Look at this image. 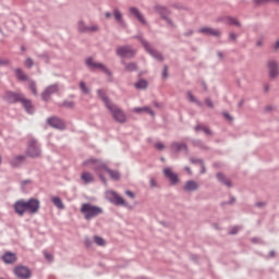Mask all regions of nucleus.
<instances>
[{"mask_svg": "<svg viewBox=\"0 0 279 279\" xmlns=\"http://www.w3.org/2000/svg\"><path fill=\"white\" fill-rule=\"evenodd\" d=\"M81 213L82 215H84V219L86 221H90V219H95V217L104 215V209L99 206H95L89 203H84L81 207Z\"/></svg>", "mask_w": 279, "mask_h": 279, "instance_id": "obj_1", "label": "nucleus"}, {"mask_svg": "<svg viewBox=\"0 0 279 279\" xmlns=\"http://www.w3.org/2000/svg\"><path fill=\"white\" fill-rule=\"evenodd\" d=\"M154 10L157 14H159L162 21H166V23L170 25V27H175V23H173V20L169 17L171 14V10L169 8L165 5L156 4L154 7Z\"/></svg>", "mask_w": 279, "mask_h": 279, "instance_id": "obj_2", "label": "nucleus"}, {"mask_svg": "<svg viewBox=\"0 0 279 279\" xmlns=\"http://www.w3.org/2000/svg\"><path fill=\"white\" fill-rule=\"evenodd\" d=\"M40 154V144H38V141L36 138H32L27 143L26 156H28V158H38Z\"/></svg>", "mask_w": 279, "mask_h": 279, "instance_id": "obj_3", "label": "nucleus"}, {"mask_svg": "<svg viewBox=\"0 0 279 279\" xmlns=\"http://www.w3.org/2000/svg\"><path fill=\"white\" fill-rule=\"evenodd\" d=\"M116 54L119 58L132 60V58H134V56H136V50L132 49V46H130V45H124V46H120L116 49Z\"/></svg>", "mask_w": 279, "mask_h": 279, "instance_id": "obj_4", "label": "nucleus"}, {"mask_svg": "<svg viewBox=\"0 0 279 279\" xmlns=\"http://www.w3.org/2000/svg\"><path fill=\"white\" fill-rule=\"evenodd\" d=\"M85 64L89 71H93V69H100L108 77H112V71L108 70L104 63L95 62L92 57H88L85 61Z\"/></svg>", "mask_w": 279, "mask_h": 279, "instance_id": "obj_5", "label": "nucleus"}, {"mask_svg": "<svg viewBox=\"0 0 279 279\" xmlns=\"http://www.w3.org/2000/svg\"><path fill=\"white\" fill-rule=\"evenodd\" d=\"M107 109L109 110V112H111L114 121H117L118 123H125V121H128L125 113L117 105L112 104Z\"/></svg>", "mask_w": 279, "mask_h": 279, "instance_id": "obj_6", "label": "nucleus"}, {"mask_svg": "<svg viewBox=\"0 0 279 279\" xmlns=\"http://www.w3.org/2000/svg\"><path fill=\"white\" fill-rule=\"evenodd\" d=\"M84 167H87V165H95L94 167V171H96L98 174L104 173V171H106V173L108 172V170L110 168H108V165H106V162L99 161L98 159H87L83 162Z\"/></svg>", "mask_w": 279, "mask_h": 279, "instance_id": "obj_7", "label": "nucleus"}, {"mask_svg": "<svg viewBox=\"0 0 279 279\" xmlns=\"http://www.w3.org/2000/svg\"><path fill=\"white\" fill-rule=\"evenodd\" d=\"M14 276L20 279H29L32 278V270L27 266L17 265L13 269Z\"/></svg>", "mask_w": 279, "mask_h": 279, "instance_id": "obj_8", "label": "nucleus"}, {"mask_svg": "<svg viewBox=\"0 0 279 279\" xmlns=\"http://www.w3.org/2000/svg\"><path fill=\"white\" fill-rule=\"evenodd\" d=\"M24 95L21 93H15L12 90H7L4 93L3 99L7 101V104H21V100L23 99Z\"/></svg>", "mask_w": 279, "mask_h": 279, "instance_id": "obj_9", "label": "nucleus"}, {"mask_svg": "<svg viewBox=\"0 0 279 279\" xmlns=\"http://www.w3.org/2000/svg\"><path fill=\"white\" fill-rule=\"evenodd\" d=\"M47 124L54 130H66V124L59 117H50L47 119Z\"/></svg>", "mask_w": 279, "mask_h": 279, "instance_id": "obj_10", "label": "nucleus"}, {"mask_svg": "<svg viewBox=\"0 0 279 279\" xmlns=\"http://www.w3.org/2000/svg\"><path fill=\"white\" fill-rule=\"evenodd\" d=\"M58 90H60V87L58 86V84H52L46 87L41 93L43 101H49V99L51 98V95H56Z\"/></svg>", "mask_w": 279, "mask_h": 279, "instance_id": "obj_11", "label": "nucleus"}, {"mask_svg": "<svg viewBox=\"0 0 279 279\" xmlns=\"http://www.w3.org/2000/svg\"><path fill=\"white\" fill-rule=\"evenodd\" d=\"M111 197H109L110 204H114V206H123L124 208H130V204L125 202L121 195H119L117 192H111Z\"/></svg>", "mask_w": 279, "mask_h": 279, "instance_id": "obj_12", "label": "nucleus"}, {"mask_svg": "<svg viewBox=\"0 0 279 279\" xmlns=\"http://www.w3.org/2000/svg\"><path fill=\"white\" fill-rule=\"evenodd\" d=\"M26 210H28L31 215H36V213L40 210V201H38V198H29L26 201Z\"/></svg>", "mask_w": 279, "mask_h": 279, "instance_id": "obj_13", "label": "nucleus"}, {"mask_svg": "<svg viewBox=\"0 0 279 279\" xmlns=\"http://www.w3.org/2000/svg\"><path fill=\"white\" fill-rule=\"evenodd\" d=\"M163 175L165 178H167V180H169L171 186H175L178 182H180V177L178 175V173L173 172L171 168H165Z\"/></svg>", "mask_w": 279, "mask_h": 279, "instance_id": "obj_14", "label": "nucleus"}, {"mask_svg": "<svg viewBox=\"0 0 279 279\" xmlns=\"http://www.w3.org/2000/svg\"><path fill=\"white\" fill-rule=\"evenodd\" d=\"M14 213L19 215L20 217H23L25 215V211L27 210V205L25 199L16 201L13 205Z\"/></svg>", "mask_w": 279, "mask_h": 279, "instance_id": "obj_15", "label": "nucleus"}, {"mask_svg": "<svg viewBox=\"0 0 279 279\" xmlns=\"http://www.w3.org/2000/svg\"><path fill=\"white\" fill-rule=\"evenodd\" d=\"M267 68L269 70V77L271 80L278 77V62L276 60L268 61Z\"/></svg>", "mask_w": 279, "mask_h": 279, "instance_id": "obj_16", "label": "nucleus"}, {"mask_svg": "<svg viewBox=\"0 0 279 279\" xmlns=\"http://www.w3.org/2000/svg\"><path fill=\"white\" fill-rule=\"evenodd\" d=\"M170 149L174 154H180V151H182V149H183V151H185V154H189V146L185 143L173 142L170 145Z\"/></svg>", "mask_w": 279, "mask_h": 279, "instance_id": "obj_17", "label": "nucleus"}, {"mask_svg": "<svg viewBox=\"0 0 279 279\" xmlns=\"http://www.w3.org/2000/svg\"><path fill=\"white\" fill-rule=\"evenodd\" d=\"M199 34H205L206 36H214L219 38L221 36V31L214 29L213 27H202L198 29Z\"/></svg>", "mask_w": 279, "mask_h": 279, "instance_id": "obj_18", "label": "nucleus"}, {"mask_svg": "<svg viewBox=\"0 0 279 279\" xmlns=\"http://www.w3.org/2000/svg\"><path fill=\"white\" fill-rule=\"evenodd\" d=\"M144 49L155 60H158L159 62H162L165 60V57H162V53H160V51L156 49H153L150 44H148L147 48H144Z\"/></svg>", "mask_w": 279, "mask_h": 279, "instance_id": "obj_19", "label": "nucleus"}, {"mask_svg": "<svg viewBox=\"0 0 279 279\" xmlns=\"http://www.w3.org/2000/svg\"><path fill=\"white\" fill-rule=\"evenodd\" d=\"M2 260L5 265H14V263L19 260V257H16L15 253L13 252H5L2 255Z\"/></svg>", "mask_w": 279, "mask_h": 279, "instance_id": "obj_20", "label": "nucleus"}, {"mask_svg": "<svg viewBox=\"0 0 279 279\" xmlns=\"http://www.w3.org/2000/svg\"><path fill=\"white\" fill-rule=\"evenodd\" d=\"M129 12L131 14H133V16H135V19H137V21L140 23H142L143 25H147V20H145V16H143V13H141V11L138 10V8L136 7H131L129 9Z\"/></svg>", "mask_w": 279, "mask_h": 279, "instance_id": "obj_21", "label": "nucleus"}, {"mask_svg": "<svg viewBox=\"0 0 279 279\" xmlns=\"http://www.w3.org/2000/svg\"><path fill=\"white\" fill-rule=\"evenodd\" d=\"M25 160H27V156L17 155L10 160V165L14 169H16L17 167H21L23 165V162H25Z\"/></svg>", "mask_w": 279, "mask_h": 279, "instance_id": "obj_22", "label": "nucleus"}, {"mask_svg": "<svg viewBox=\"0 0 279 279\" xmlns=\"http://www.w3.org/2000/svg\"><path fill=\"white\" fill-rule=\"evenodd\" d=\"M20 104H22L27 114H34V105L32 104V100L25 98V96H22V100H20Z\"/></svg>", "mask_w": 279, "mask_h": 279, "instance_id": "obj_23", "label": "nucleus"}, {"mask_svg": "<svg viewBox=\"0 0 279 279\" xmlns=\"http://www.w3.org/2000/svg\"><path fill=\"white\" fill-rule=\"evenodd\" d=\"M113 16H114L117 23L120 24V27H123L124 29H125V27H128L125 20H123V14H121V11H119V9L113 10Z\"/></svg>", "mask_w": 279, "mask_h": 279, "instance_id": "obj_24", "label": "nucleus"}, {"mask_svg": "<svg viewBox=\"0 0 279 279\" xmlns=\"http://www.w3.org/2000/svg\"><path fill=\"white\" fill-rule=\"evenodd\" d=\"M216 178H217L218 182H220V184H223L225 186H228V189H231L232 181H230V179L226 178V174H223L222 172H218L216 174Z\"/></svg>", "mask_w": 279, "mask_h": 279, "instance_id": "obj_25", "label": "nucleus"}, {"mask_svg": "<svg viewBox=\"0 0 279 279\" xmlns=\"http://www.w3.org/2000/svg\"><path fill=\"white\" fill-rule=\"evenodd\" d=\"M97 95L104 101L106 108H109V106L112 105V100L108 98V95H106V92L104 89H97Z\"/></svg>", "mask_w": 279, "mask_h": 279, "instance_id": "obj_26", "label": "nucleus"}, {"mask_svg": "<svg viewBox=\"0 0 279 279\" xmlns=\"http://www.w3.org/2000/svg\"><path fill=\"white\" fill-rule=\"evenodd\" d=\"M133 112H135V114H143V112H146L147 114H150V117H156V113L149 107H135Z\"/></svg>", "mask_w": 279, "mask_h": 279, "instance_id": "obj_27", "label": "nucleus"}, {"mask_svg": "<svg viewBox=\"0 0 279 279\" xmlns=\"http://www.w3.org/2000/svg\"><path fill=\"white\" fill-rule=\"evenodd\" d=\"M197 189H199V185L194 180H189L183 186V190L189 191L190 193H193V191H197Z\"/></svg>", "mask_w": 279, "mask_h": 279, "instance_id": "obj_28", "label": "nucleus"}, {"mask_svg": "<svg viewBox=\"0 0 279 279\" xmlns=\"http://www.w3.org/2000/svg\"><path fill=\"white\" fill-rule=\"evenodd\" d=\"M58 108H66L68 110H73L75 108V101L63 100L57 104Z\"/></svg>", "mask_w": 279, "mask_h": 279, "instance_id": "obj_29", "label": "nucleus"}, {"mask_svg": "<svg viewBox=\"0 0 279 279\" xmlns=\"http://www.w3.org/2000/svg\"><path fill=\"white\" fill-rule=\"evenodd\" d=\"M14 72L20 82H27V74H25V72H23L20 68L14 69Z\"/></svg>", "mask_w": 279, "mask_h": 279, "instance_id": "obj_30", "label": "nucleus"}, {"mask_svg": "<svg viewBox=\"0 0 279 279\" xmlns=\"http://www.w3.org/2000/svg\"><path fill=\"white\" fill-rule=\"evenodd\" d=\"M192 145L194 147H198V149H204L205 151H208L210 147L206 146L202 140H192Z\"/></svg>", "mask_w": 279, "mask_h": 279, "instance_id": "obj_31", "label": "nucleus"}, {"mask_svg": "<svg viewBox=\"0 0 279 279\" xmlns=\"http://www.w3.org/2000/svg\"><path fill=\"white\" fill-rule=\"evenodd\" d=\"M107 173L109 174V178H111V180H114L116 182L121 180V173L119 172V170H112V169H108Z\"/></svg>", "mask_w": 279, "mask_h": 279, "instance_id": "obj_32", "label": "nucleus"}, {"mask_svg": "<svg viewBox=\"0 0 279 279\" xmlns=\"http://www.w3.org/2000/svg\"><path fill=\"white\" fill-rule=\"evenodd\" d=\"M134 86L135 88H137V90H145L147 86H149V83L147 82V80L142 78L138 82H136Z\"/></svg>", "mask_w": 279, "mask_h": 279, "instance_id": "obj_33", "label": "nucleus"}, {"mask_svg": "<svg viewBox=\"0 0 279 279\" xmlns=\"http://www.w3.org/2000/svg\"><path fill=\"white\" fill-rule=\"evenodd\" d=\"M51 202L59 210H64V203H62L60 196L52 197Z\"/></svg>", "mask_w": 279, "mask_h": 279, "instance_id": "obj_34", "label": "nucleus"}, {"mask_svg": "<svg viewBox=\"0 0 279 279\" xmlns=\"http://www.w3.org/2000/svg\"><path fill=\"white\" fill-rule=\"evenodd\" d=\"M81 179L83 180V182H85V184H90V182H95V178L93 177V174H90V172H83Z\"/></svg>", "mask_w": 279, "mask_h": 279, "instance_id": "obj_35", "label": "nucleus"}, {"mask_svg": "<svg viewBox=\"0 0 279 279\" xmlns=\"http://www.w3.org/2000/svg\"><path fill=\"white\" fill-rule=\"evenodd\" d=\"M124 70L129 73H132L134 71H138V65L136 64V62L126 63L124 65Z\"/></svg>", "mask_w": 279, "mask_h": 279, "instance_id": "obj_36", "label": "nucleus"}, {"mask_svg": "<svg viewBox=\"0 0 279 279\" xmlns=\"http://www.w3.org/2000/svg\"><path fill=\"white\" fill-rule=\"evenodd\" d=\"M187 98L191 101V104H196V106H198V108H202V101H199L197 98H195L193 96V93H191V90L187 92Z\"/></svg>", "mask_w": 279, "mask_h": 279, "instance_id": "obj_37", "label": "nucleus"}, {"mask_svg": "<svg viewBox=\"0 0 279 279\" xmlns=\"http://www.w3.org/2000/svg\"><path fill=\"white\" fill-rule=\"evenodd\" d=\"M133 38L141 41V45L144 49H146L149 46V41H147L145 38H143V35H135Z\"/></svg>", "mask_w": 279, "mask_h": 279, "instance_id": "obj_38", "label": "nucleus"}, {"mask_svg": "<svg viewBox=\"0 0 279 279\" xmlns=\"http://www.w3.org/2000/svg\"><path fill=\"white\" fill-rule=\"evenodd\" d=\"M80 88L83 95H90V88L86 86V83L84 81L80 82Z\"/></svg>", "mask_w": 279, "mask_h": 279, "instance_id": "obj_39", "label": "nucleus"}, {"mask_svg": "<svg viewBox=\"0 0 279 279\" xmlns=\"http://www.w3.org/2000/svg\"><path fill=\"white\" fill-rule=\"evenodd\" d=\"M87 28H88V26H86L84 21H80L77 23V29H78L80 34H87Z\"/></svg>", "mask_w": 279, "mask_h": 279, "instance_id": "obj_40", "label": "nucleus"}, {"mask_svg": "<svg viewBox=\"0 0 279 279\" xmlns=\"http://www.w3.org/2000/svg\"><path fill=\"white\" fill-rule=\"evenodd\" d=\"M228 25H235V27H241V22L239 20L232 17V16H227Z\"/></svg>", "mask_w": 279, "mask_h": 279, "instance_id": "obj_41", "label": "nucleus"}, {"mask_svg": "<svg viewBox=\"0 0 279 279\" xmlns=\"http://www.w3.org/2000/svg\"><path fill=\"white\" fill-rule=\"evenodd\" d=\"M271 1L279 3V0H253V3H255V5H265L266 3H271Z\"/></svg>", "mask_w": 279, "mask_h": 279, "instance_id": "obj_42", "label": "nucleus"}, {"mask_svg": "<svg viewBox=\"0 0 279 279\" xmlns=\"http://www.w3.org/2000/svg\"><path fill=\"white\" fill-rule=\"evenodd\" d=\"M94 241L96 243V245H106V240H104V238L99 236V235H95L94 236Z\"/></svg>", "mask_w": 279, "mask_h": 279, "instance_id": "obj_43", "label": "nucleus"}, {"mask_svg": "<svg viewBox=\"0 0 279 279\" xmlns=\"http://www.w3.org/2000/svg\"><path fill=\"white\" fill-rule=\"evenodd\" d=\"M235 203H236V197L230 195V201L222 202L221 206H232V204H235Z\"/></svg>", "mask_w": 279, "mask_h": 279, "instance_id": "obj_44", "label": "nucleus"}, {"mask_svg": "<svg viewBox=\"0 0 279 279\" xmlns=\"http://www.w3.org/2000/svg\"><path fill=\"white\" fill-rule=\"evenodd\" d=\"M24 65L27 68V69H32V66H34V59L33 58H26V60L24 61Z\"/></svg>", "mask_w": 279, "mask_h": 279, "instance_id": "obj_45", "label": "nucleus"}, {"mask_svg": "<svg viewBox=\"0 0 279 279\" xmlns=\"http://www.w3.org/2000/svg\"><path fill=\"white\" fill-rule=\"evenodd\" d=\"M29 88H31L33 95H35V97H36V96L38 95V90H37V88H36V82L32 81V82L29 83Z\"/></svg>", "mask_w": 279, "mask_h": 279, "instance_id": "obj_46", "label": "nucleus"}, {"mask_svg": "<svg viewBox=\"0 0 279 279\" xmlns=\"http://www.w3.org/2000/svg\"><path fill=\"white\" fill-rule=\"evenodd\" d=\"M37 58H40L41 60H45L46 63H49V54L47 52L38 54Z\"/></svg>", "mask_w": 279, "mask_h": 279, "instance_id": "obj_47", "label": "nucleus"}, {"mask_svg": "<svg viewBox=\"0 0 279 279\" xmlns=\"http://www.w3.org/2000/svg\"><path fill=\"white\" fill-rule=\"evenodd\" d=\"M190 162L192 165H202L204 161L202 159L195 158V157H191L190 158Z\"/></svg>", "mask_w": 279, "mask_h": 279, "instance_id": "obj_48", "label": "nucleus"}, {"mask_svg": "<svg viewBox=\"0 0 279 279\" xmlns=\"http://www.w3.org/2000/svg\"><path fill=\"white\" fill-rule=\"evenodd\" d=\"M162 77L163 80H167V77H169V66L167 65H163Z\"/></svg>", "mask_w": 279, "mask_h": 279, "instance_id": "obj_49", "label": "nucleus"}, {"mask_svg": "<svg viewBox=\"0 0 279 279\" xmlns=\"http://www.w3.org/2000/svg\"><path fill=\"white\" fill-rule=\"evenodd\" d=\"M202 132H204L207 136H213V131L208 129V126H203Z\"/></svg>", "mask_w": 279, "mask_h": 279, "instance_id": "obj_50", "label": "nucleus"}, {"mask_svg": "<svg viewBox=\"0 0 279 279\" xmlns=\"http://www.w3.org/2000/svg\"><path fill=\"white\" fill-rule=\"evenodd\" d=\"M84 243L86 247H93V240L89 239L88 236L85 238Z\"/></svg>", "mask_w": 279, "mask_h": 279, "instance_id": "obj_51", "label": "nucleus"}, {"mask_svg": "<svg viewBox=\"0 0 279 279\" xmlns=\"http://www.w3.org/2000/svg\"><path fill=\"white\" fill-rule=\"evenodd\" d=\"M205 104L207 108H211V109L215 108V105L213 104V100L210 98H206Z\"/></svg>", "mask_w": 279, "mask_h": 279, "instance_id": "obj_52", "label": "nucleus"}, {"mask_svg": "<svg viewBox=\"0 0 279 279\" xmlns=\"http://www.w3.org/2000/svg\"><path fill=\"white\" fill-rule=\"evenodd\" d=\"M8 64H10V59L0 58V66H8Z\"/></svg>", "mask_w": 279, "mask_h": 279, "instance_id": "obj_53", "label": "nucleus"}, {"mask_svg": "<svg viewBox=\"0 0 279 279\" xmlns=\"http://www.w3.org/2000/svg\"><path fill=\"white\" fill-rule=\"evenodd\" d=\"M92 32H99V27L98 26H87V34L92 33Z\"/></svg>", "mask_w": 279, "mask_h": 279, "instance_id": "obj_54", "label": "nucleus"}, {"mask_svg": "<svg viewBox=\"0 0 279 279\" xmlns=\"http://www.w3.org/2000/svg\"><path fill=\"white\" fill-rule=\"evenodd\" d=\"M44 256H45L46 260H49V263H51V260H53V255H51V254L48 253V252H45V253H44Z\"/></svg>", "mask_w": 279, "mask_h": 279, "instance_id": "obj_55", "label": "nucleus"}, {"mask_svg": "<svg viewBox=\"0 0 279 279\" xmlns=\"http://www.w3.org/2000/svg\"><path fill=\"white\" fill-rule=\"evenodd\" d=\"M156 149H158L159 151H162V149H165V144L158 142L155 144Z\"/></svg>", "mask_w": 279, "mask_h": 279, "instance_id": "obj_56", "label": "nucleus"}, {"mask_svg": "<svg viewBox=\"0 0 279 279\" xmlns=\"http://www.w3.org/2000/svg\"><path fill=\"white\" fill-rule=\"evenodd\" d=\"M125 195H128V197H130L131 199H134V197H136V194H134V192L130 190L125 191Z\"/></svg>", "mask_w": 279, "mask_h": 279, "instance_id": "obj_57", "label": "nucleus"}, {"mask_svg": "<svg viewBox=\"0 0 279 279\" xmlns=\"http://www.w3.org/2000/svg\"><path fill=\"white\" fill-rule=\"evenodd\" d=\"M222 116L225 117V119H227V121H234V118H232V116H230V113L228 112H222Z\"/></svg>", "mask_w": 279, "mask_h": 279, "instance_id": "obj_58", "label": "nucleus"}, {"mask_svg": "<svg viewBox=\"0 0 279 279\" xmlns=\"http://www.w3.org/2000/svg\"><path fill=\"white\" fill-rule=\"evenodd\" d=\"M229 234H232V235L239 234V227H236V226L233 227V228L230 230Z\"/></svg>", "mask_w": 279, "mask_h": 279, "instance_id": "obj_59", "label": "nucleus"}, {"mask_svg": "<svg viewBox=\"0 0 279 279\" xmlns=\"http://www.w3.org/2000/svg\"><path fill=\"white\" fill-rule=\"evenodd\" d=\"M229 39L232 40L233 43L236 41V34L235 33H230L229 34Z\"/></svg>", "mask_w": 279, "mask_h": 279, "instance_id": "obj_60", "label": "nucleus"}, {"mask_svg": "<svg viewBox=\"0 0 279 279\" xmlns=\"http://www.w3.org/2000/svg\"><path fill=\"white\" fill-rule=\"evenodd\" d=\"M99 179L101 180L102 184H108V181L106 180V177L104 175V173L98 174Z\"/></svg>", "mask_w": 279, "mask_h": 279, "instance_id": "obj_61", "label": "nucleus"}, {"mask_svg": "<svg viewBox=\"0 0 279 279\" xmlns=\"http://www.w3.org/2000/svg\"><path fill=\"white\" fill-rule=\"evenodd\" d=\"M255 206H256L257 208H263L264 206H267V203H265V202H257V203L255 204Z\"/></svg>", "mask_w": 279, "mask_h": 279, "instance_id": "obj_62", "label": "nucleus"}, {"mask_svg": "<svg viewBox=\"0 0 279 279\" xmlns=\"http://www.w3.org/2000/svg\"><path fill=\"white\" fill-rule=\"evenodd\" d=\"M201 173H206V165L204 161L201 163Z\"/></svg>", "mask_w": 279, "mask_h": 279, "instance_id": "obj_63", "label": "nucleus"}, {"mask_svg": "<svg viewBox=\"0 0 279 279\" xmlns=\"http://www.w3.org/2000/svg\"><path fill=\"white\" fill-rule=\"evenodd\" d=\"M193 34H194L193 29H190V31L184 33V36L189 37V36H193Z\"/></svg>", "mask_w": 279, "mask_h": 279, "instance_id": "obj_64", "label": "nucleus"}]
</instances>
